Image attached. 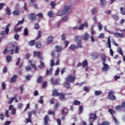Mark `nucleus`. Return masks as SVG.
Wrapping results in <instances>:
<instances>
[{"instance_id": "obj_1", "label": "nucleus", "mask_w": 125, "mask_h": 125, "mask_svg": "<svg viewBox=\"0 0 125 125\" xmlns=\"http://www.w3.org/2000/svg\"><path fill=\"white\" fill-rule=\"evenodd\" d=\"M33 56H34V57H37V56H38L40 60V65H38V68H39V69H43L45 66L44 65V62H42L43 61V57L42 55V53H41V52H37L36 51H34L33 52Z\"/></svg>"}, {"instance_id": "obj_43", "label": "nucleus", "mask_w": 125, "mask_h": 125, "mask_svg": "<svg viewBox=\"0 0 125 125\" xmlns=\"http://www.w3.org/2000/svg\"><path fill=\"white\" fill-rule=\"evenodd\" d=\"M110 123L108 121H104L101 124H98V125H109Z\"/></svg>"}, {"instance_id": "obj_58", "label": "nucleus", "mask_w": 125, "mask_h": 125, "mask_svg": "<svg viewBox=\"0 0 125 125\" xmlns=\"http://www.w3.org/2000/svg\"><path fill=\"white\" fill-rule=\"evenodd\" d=\"M20 31H22V27H18V28L15 29V32L16 33L20 32Z\"/></svg>"}, {"instance_id": "obj_61", "label": "nucleus", "mask_w": 125, "mask_h": 125, "mask_svg": "<svg viewBox=\"0 0 125 125\" xmlns=\"http://www.w3.org/2000/svg\"><path fill=\"white\" fill-rule=\"evenodd\" d=\"M62 41H65L66 40V34L63 33L62 36Z\"/></svg>"}, {"instance_id": "obj_37", "label": "nucleus", "mask_w": 125, "mask_h": 125, "mask_svg": "<svg viewBox=\"0 0 125 125\" xmlns=\"http://www.w3.org/2000/svg\"><path fill=\"white\" fill-rule=\"evenodd\" d=\"M91 13L92 14H96V13H97V9L95 7L93 8L91 10Z\"/></svg>"}, {"instance_id": "obj_48", "label": "nucleus", "mask_w": 125, "mask_h": 125, "mask_svg": "<svg viewBox=\"0 0 125 125\" xmlns=\"http://www.w3.org/2000/svg\"><path fill=\"white\" fill-rule=\"evenodd\" d=\"M80 104H81V102L78 100H75L74 102H73L74 105H80Z\"/></svg>"}, {"instance_id": "obj_24", "label": "nucleus", "mask_w": 125, "mask_h": 125, "mask_svg": "<svg viewBox=\"0 0 125 125\" xmlns=\"http://www.w3.org/2000/svg\"><path fill=\"white\" fill-rule=\"evenodd\" d=\"M35 46L37 48H41L42 46V42H41V41L35 42Z\"/></svg>"}, {"instance_id": "obj_17", "label": "nucleus", "mask_w": 125, "mask_h": 125, "mask_svg": "<svg viewBox=\"0 0 125 125\" xmlns=\"http://www.w3.org/2000/svg\"><path fill=\"white\" fill-rule=\"evenodd\" d=\"M58 96L59 97V99H60V100H65V99H66V98H65V94L64 93H63V92L59 93V96Z\"/></svg>"}, {"instance_id": "obj_53", "label": "nucleus", "mask_w": 125, "mask_h": 125, "mask_svg": "<svg viewBox=\"0 0 125 125\" xmlns=\"http://www.w3.org/2000/svg\"><path fill=\"white\" fill-rule=\"evenodd\" d=\"M124 9H125L122 7L120 8L121 13L122 15H125V10L124 11Z\"/></svg>"}, {"instance_id": "obj_28", "label": "nucleus", "mask_w": 125, "mask_h": 125, "mask_svg": "<svg viewBox=\"0 0 125 125\" xmlns=\"http://www.w3.org/2000/svg\"><path fill=\"white\" fill-rule=\"evenodd\" d=\"M55 47L56 49L55 50V51H56V52L59 53V52H60L62 50V48L61 47V46H60L59 45H56Z\"/></svg>"}, {"instance_id": "obj_21", "label": "nucleus", "mask_w": 125, "mask_h": 125, "mask_svg": "<svg viewBox=\"0 0 125 125\" xmlns=\"http://www.w3.org/2000/svg\"><path fill=\"white\" fill-rule=\"evenodd\" d=\"M18 76L16 75H13V76L11 78L10 83H15L17 80Z\"/></svg>"}, {"instance_id": "obj_5", "label": "nucleus", "mask_w": 125, "mask_h": 125, "mask_svg": "<svg viewBox=\"0 0 125 125\" xmlns=\"http://www.w3.org/2000/svg\"><path fill=\"white\" fill-rule=\"evenodd\" d=\"M75 41L77 43L78 47L82 48V47H83V45H82V37L76 36L75 37Z\"/></svg>"}, {"instance_id": "obj_16", "label": "nucleus", "mask_w": 125, "mask_h": 125, "mask_svg": "<svg viewBox=\"0 0 125 125\" xmlns=\"http://www.w3.org/2000/svg\"><path fill=\"white\" fill-rule=\"evenodd\" d=\"M28 63H29L31 68H33L36 71L38 70V68H37V66H36V63H33V60H29L28 61Z\"/></svg>"}, {"instance_id": "obj_32", "label": "nucleus", "mask_w": 125, "mask_h": 125, "mask_svg": "<svg viewBox=\"0 0 125 125\" xmlns=\"http://www.w3.org/2000/svg\"><path fill=\"white\" fill-rule=\"evenodd\" d=\"M5 11L7 15H11V10H10V9H9L8 7H7L6 8Z\"/></svg>"}, {"instance_id": "obj_47", "label": "nucleus", "mask_w": 125, "mask_h": 125, "mask_svg": "<svg viewBox=\"0 0 125 125\" xmlns=\"http://www.w3.org/2000/svg\"><path fill=\"white\" fill-rule=\"evenodd\" d=\"M48 16L50 18L53 17V12L52 11H49L48 13Z\"/></svg>"}, {"instance_id": "obj_10", "label": "nucleus", "mask_w": 125, "mask_h": 125, "mask_svg": "<svg viewBox=\"0 0 125 125\" xmlns=\"http://www.w3.org/2000/svg\"><path fill=\"white\" fill-rule=\"evenodd\" d=\"M54 42V37L50 36L48 37V40L46 42V44H50L52 42Z\"/></svg>"}, {"instance_id": "obj_36", "label": "nucleus", "mask_w": 125, "mask_h": 125, "mask_svg": "<svg viewBox=\"0 0 125 125\" xmlns=\"http://www.w3.org/2000/svg\"><path fill=\"white\" fill-rule=\"evenodd\" d=\"M100 2L101 6H105V4H106V1L105 0H100Z\"/></svg>"}, {"instance_id": "obj_60", "label": "nucleus", "mask_w": 125, "mask_h": 125, "mask_svg": "<svg viewBox=\"0 0 125 125\" xmlns=\"http://www.w3.org/2000/svg\"><path fill=\"white\" fill-rule=\"evenodd\" d=\"M34 3H36V0H30V5H33Z\"/></svg>"}, {"instance_id": "obj_13", "label": "nucleus", "mask_w": 125, "mask_h": 125, "mask_svg": "<svg viewBox=\"0 0 125 125\" xmlns=\"http://www.w3.org/2000/svg\"><path fill=\"white\" fill-rule=\"evenodd\" d=\"M51 55L53 58H59L60 56L59 53L54 51H52Z\"/></svg>"}, {"instance_id": "obj_19", "label": "nucleus", "mask_w": 125, "mask_h": 125, "mask_svg": "<svg viewBox=\"0 0 125 125\" xmlns=\"http://www.w3.org/2000/svg\"><path fill=\"white\" fill-rule=\"evenodd\" d=\"M48 121H49V116L46 115L44 118V125H48Z\"/></svg>"}, {"instance_id": "obj_39", "label": "nucleus", "mask_w": 125, "mask_h": 125, "mask_svg": "<svg viewBox=\"0 0 125 125\" xmlns=\"http://www.w3.org/2000/svg\"><path fill=\"white\" fill-rule=\"evenodd\" d=\"M37 82H38L39 83H42V76H39V77L38 78Z\"/></svg>"}, {"instance_id": "obj_38", "label": "nucleus", "mask_w": 125, "mask_h": 125, "mask_svg": "<svg viewBox=\"0 0 125 125\" xmlns=\"http://www.w3.org/2000/svg\"><path fill=\"white\" fill-rule=\"evenodd\" d=\"M123 108V106H122V105H117L115 107V109L117 111H122V108Z\"/></svg>"}, {"instance_id": "obj_22", "label": "nucleus", "mask_w": 125, "mask_h": 125, "mask_svg": "<svg viewBox=\"0 0 125 125\" xmlns=\"http://www.w3.org/2000/svg\"><path fill=\"white\" fill-rule=\"evenodd\" d=\"M83 38L84 41L86 42V41H88V39H89V35L87 34V33H85L83 35Z\"/></svg>"}, {"instance_id": "obj_46", "label": "nucleus", "mask_w": 125, "mask_h": 125, "mask_svg": "<svg viewBox=\"0 0 125 125\" xmlns=\"http://www.w3.org/2000/svg\"><path fill=\"white\" fill-rule=\"evenodd\" d=\"M60 79H56L55 82H54V84L58 85L59 84H60Z\"/></svg>"}, {"instance_id": "obj_54", "label": "nucleus", "mask_w": 125, "mask_h": 125, "mask_svg": "<svg viewBox=\"0 0 125 125\" xmlns=\"http://www.w3.org/2000/svg\"><path fill=\"white\" fill-rule=\"evenodd\" d=\"M23 23H24V20L22 19L21 21H20L18 22V23L16 24V26H19V25H21Z\"/></svg>"}, {"instance_id": "obj_31", "label": "nucleus", "mask_w": 125, "mask_h": 125, "mask_svg": "<svg viewBox=\"0 0 125 125\" xmlns=\"http://www.w3.org/2000/svg\"><path fill=\"white\" fill-rule=\"evenodd\" d=\"M87 66H88V62H87V61L84 60L82 62V66L83 68H84V67H87Z\"/></svg>"}, {"instance_id": "obj_23", "label": "nucleus", "mask_w": 125, "mask_h": 125, "mask_svg": "<svg viewBox=\"0 0 125 125\" xmlns=\"http://www.w3.org/2000/svg\"><path fill=\"white\" fill-rule=\"evenodd\" d=\"M6 61L7 63H10L12 61V57L10 55H7L6 56Z\"/></svg>"}, {"instance_id": "obj_42", "label": "nucleus", "mask_w": 125, "mask_h": 125, "mask_svg": "<svg viewBox=\"0 0 125 125\" xmlns=\"http://www.w3.org/2000/svg\"><path fill=\"white\" fill-rule=\"evenodd\" d=\"M70 85V83L69 82L66 83L64 84L65 87H66V88H68V89H69V88H71V86Z\"/></svg>"}, {"instance_id": "obj_25", "label": "nucleus", "mask_w": 125, "mask_h": 125, "mask_svg": "<svg viewBox=\"0 0 125 125\" xmlns=\"http://www.w3.org/2000/svg\"><path fill=\"white\" fill-rule=\"evenodd\" d=\"M92 58L93 59V60H95L99 57V55H98V53H94L92 55Z\"/></svg>"}, {"instance_id": "obj_8", "label": "nucleus", "mask_w": 125, "mask_h": 125, "mask_svg": "<svg viewBox=\"0 0 125 125\" xmlns=\"http://www.w3.org/2000/svg\"><path fill=\"white\" fill-rule=\"evenodd\" d=\"M96 120H97V115H96V113H90L89 117V121L92 123Z\"/></svg>"}, {"instance_id": "obj_64", "label": "nucleus", "mask_w": 125, "mask_h": 125, "mask_svg": "<svg viewBox=\"0 0 125 125\" xmlns=\"http://www.w3.org/2000/svg\"><path fill=\"white\" fill-rule=\"evenodd\" d=\"M50 5L52 7V8H54V7H55V2L51 1L50 2Z\"/></svg>"}, {"instance_id": "obj_9", "label": "nucleus", "mask_w": 125, "mask_h": 125, "mask_svg": "<svg viewBox=\"0 0 125 125\" xmlns=\"http://www.w3.org/2000/svg\"><path fill=\"white\" fill-rule=\"evenodd\" d=\"M105 62H103V67L101 69L103 72H107L109 70V65L106 63H105Z\"/></svg>"}, {"instance_id": "obj_63", "label": "nucleus", "mask_w": 125, "mask_h": 125, "mask_svg": "<svg viewBox=\"0 0 125 125\" xmlns=\"http://www.w3.org/2000/svg\"><path fill=\"white\" fill-rule=\"evenodd\" d=\"M98 29L100 30V31H101L102 30L103 26H102V24H101V23H98Z\"/></svg>"}, {"instance_id": "obj_62", "label": "nucleus", "mask_w": 125, "mask_h": 125, "mask_svg": "<svg viewBox=\"0 0 125 125\" xmlns=\"http://www.w3.org/2000/svg\"><path fill=\"white\" fill-rule=\"evenodd\" d=\"M24 36H27L28 35V28H25L24 30Z\"/></svg>"}, {"instance_id": "obj_34", "label": "nucleus", "mask_w": 125, "mask_h": 125, "mask_svg": "<svg viewBox=\"0 0 125 125\" xmlns=\"http://www.w3.org/2000/svg\"><path fill=\"white\" fill-rule=\"evenodd\" d=\"M60 106V104L59 103H57V104H55V105L54 106V111L56 112V111H57V108Z\"/></svg>"}, {"instance_id": "obj_11", "label": "nucleus", "mask_w": 125, "mask_h": 125, "mask_svg": "<svg viewBox=\"0 0 125 125\" xmlns=\"http://www.w3.org/2000/svg\"><path fill=\"white\" fill-rule=\"evenodd\" d=\"M114 93L115 92L113 91H110V100L111 101H114L116 99V96H115Z\"/></svg>"}, {"instance_id": "obj_56", "label": "nucleus", "mask_w": 125, "mask_h": 125, "mask_svg": "<svg viewBox=\"0 0 125 125\" xmlns=\"http://www.w3.org/2000/svg\"><path fill=\"white\" fill-rule=\"evenodd\" d=\"M55 64H54V59H51L50 61V66L51 67H53Z\"/></svg>"}, {"instance_id": "obj_52", "label": "nucleus", "mask_w": 125, "mask_h": 125, "mask_svg": "<svg viewBox=\"0 0 125 125\" xmlns=\"http://www.w3.org/2000/svg\"><path fill=\"white\" fill-rule=\"evenodd\" d=\"M48 115H53V116H55V111L49 110L48 111Z\"/></svg>"}, {"instance_id": "obj_20", "label": "nucleus", "mask_w": 125, "mask_h": 125, "mask_svg": "<svg viewBox=\"0 0 125 125\" xmlns=\"http://www.w3.org/2000/svg\"><path fill=\"white\" fill-rule=\"evenodd\" d=\"M117 52H119L120 55H122V56H123V60L124 62H125V56H124V52H123V51H122V48H121V47L118 48L117 50Z\"/></svg>"}, {"instance_id": "obj_12", "label": "nucleus", "mask_w": 125, "mask_h": 125, "mask_svg": "<svg viewBox=\"0 0 125 125\" xmlns=\"http://www.w3.org/2000/svg\"><path fill=\"white\" fill-rule=\"evenodd\" d=\"M114 36L116 37L117 39L120 38V39H123L124 37H125V34L122 33H114L113 34Z\"/></svg>"}, {"instance_id": "obj_15", "label": "nucleus", "mask_w": 125, "mask_h": 125, "mask_svg": "<svg viewBox=\"0 0 125 125\" xmlns=\"http://www.w3.org/2000/svg\"><path fill=\"white\" fill-rule=\"evenodd\" d=\"M85 27V28H87L88 27V24L87 22H85L84 23L82 24L80 26H78V30H83V27Z\"/></svg>"}, {"instance_id": "obj_3", "label": "nucleus", "mask_w": 125, "mask_h": 125, "mask_svg": "<svg viewBox=\"0 0 125 125\" xmlns=\"http://www.w3.org/2000/svg\"><path fill=\"white\" fill-rule=\"evenodd\" d=\"M9 27H10V24L8 23L7 25L5 26V30L1 31L0 34V36H2L0 37V42H1L2 39H4V37H5V34H6V35L9 34Z\"/></svg>"}, {"instance_id": "obj_35", "label": "nucleus", "mask_w": 125, "mask_h": 125, "mask_svg": "<svg viewBox=\"0 0 125 125\" xmlns=\"http://www.w3.org/2000/svg\"><path fill=\"white\" fill-rule=\"evenodd\" d=\"M52 71H53V69L52 68H50L49 70H48V69H47L46 71V75H47V76H49V73L51 74H52Z\"/></svg>"}, {"instance_id": "obj_2", "label": "nucleus", "mask_w": 125, "mask_h": 125, "mask_svg": "<svg viewBox=\"0 0 125 125\" xmlns=\"http://www.w3.org/2000/svg\"><path fill=\"white\" fill-rule=\"evenodd\" d=\"M72 7L71 6H65L62 11H60L58 13V16H61L62 15H63V14H66L68 15V14H70L71 12H72Z\"/></svg>"}, {"instance_id": "obj_41", "label": "nucleus", "mask_w": 125, "mask_h": 125, "mask_svg": "<svg viewBox=\"0 0 125 125\" xmlns=\"http://www.w3.org/2000/svg\"><path fill=\"white\" fill-rule=\"evenodd\" d=\"M1 87L3 90H5L6 89V84L4 82H2L1 83Z\"/></svg>"}, {"instance_id": "obj_50", "label": "nucleus", "mask_w": 125, "mask_h": 125, "mask_svg": "<svg viewBox=\"0 0 125 125\" xmlns=\"http://www.w3.org/2000/svg\"><path fill=\"white\" fill-rule=\"evenodd\" d=\"M25 70L26 72H29V71H31V70H32V68L31 66H30V65H27L25 66Z\"/></svg>"}, {"instance_id": "obj_27", "label": "nucleus", "mask_w": 125, "mask_h": 125, "mask_svg": "<svg viewBox=\"0 0 125 125\" xmlns=\"http://www.w3.org/2000/svg\"><path fill=\"white\" fill-rule=\"evenodd\" d=\"M106 58H107V56L104 54H102L101 55V59L103 63L104 62H106Z\"/></svg>"}, {"instance_id": "obj_18", "label": "nucleus", "mask_w": 125, "mask_h": 125, "mask_svg": "<svg viewBox=\"0 0 125 125\" xmlns=\"http://www.w3.org/2000/svg\"><path fill=\"white\" fill-rule=\"evenodd\" d=\"M12 14L14 15V16H18L21 14V11L20 9L15 10L12 12Z\"/></svg>"}, {"instance_id": "obj_51", "label": "nucleus", "mask_w": 125, "mask_h": 125, "mask_svg": "<svg viewBox=\"0 0 125 125\" xmlns=\"http://www.w3.org/2000/svg\"><path fill=\"white\" fill-rule=\"evenodd\" d=\"M69 43H70L69 41H64V42H63V44H64L65 47H67V46H68V45H69Z\"/></svg>"}, {"instance_id": "obj_30", "label": "nucleus", "mask_w": 125, "mask_h": 125, "mask_svg": "<svg viewBox=\"0 0 125 125\" xmlns=\"http://www.w3.org/2000/svg\"><path fill=\"white\" fill-rule=\"evenodd\" d=\"M17 97V95H14V97L11 98L8 102V104H12L15 99H16Z\"/></svg>"}, {"instance_id": "obj_29", "label": "nucleus", "mask_w": 125, "mask_h": 125, "mask_svg": "<svg viewBox=\"0 0 125 125\" xmlns=\"http://www.w3.org/2000/svg\"><path fill=\"white\" fill-rule=\"evenodd\" d=\"M28 44L29 45H30V46H33L35 45V44H36V40H31L29 42Z\"/></svg>"}, {"instance_id": "obj_26", "label": "nucleus", "mask_w": 125, "mask_h": 125, "mask_svg": "<svg viewBox=\"0 0 125 125\" xmlns=\"http://www.w3.org/2000/svg\"><path fill=\"white\" fill-rule=\"evenodd\" d=\"M59 93L58 92V90L56 89H54L52 92V96H58L59 95Z\"/></svg>"}, {"instance_id": "obj_44", "label": "nucleus", "mask_w": 125, "mask_h": 125, "mask_svg": "<svg viewBox=\"0 0 125 125\" xmlns=\"http://www.w3.org/2000/svg\"><path fill=\"white\" fill-rule=\"evenodd\" d=\"M101 94H102V91H95V95L97 96L98 95H100Z\"/></svg>"}, {"instance_id": "obj_57", "label": "nucleus", "mask_w": 125, "mask_h": 125, "mask_svg": "<svg viewBox=\"0 0 125 125\" xmlns=\"http://www.w3.org/2000/svg\"><path fill=\"white\" fill-rule=\"evenodd\" d=\"M34 28L35 30H39V29H40V25H39V23H36L34 25Z\"/></svg>"}, {"instance_id": "obj_4", "label": "nucleus", "mask_w": 125, "mask_h": 125, "mask_svg": "<svg viewBox=\"0 0 125 125\" xmlns=\"http://www.w3.org/2000/svg\"><path fill=\"white\" fill-rule=\"evenodd\" d=\"M65 81L66 82L71 83H75V81H76V76L73 75L72 74H70L66 77Z\"/></svg>"}, {"instance_id": "obj_40", "label": "nucleus", "mask_w": 125, "mask_h": 125, "mask_svg": "<svg viewBox=\"0 0 125 125\" xmlns=\"http://www.w3.org/2000/svg\"><path fill=\"white\" fill-rule=\"evenodd\" d=\"M83 105H81L79 106V114L81 115L83 113Z\"/></svg>"}, {"instance_id": "obj_49", "label": "nucleus", "mask_w": 125, "mask_h": 125, "mask_svg": "<svg viewBox=\"0 0 125 125\" xmlns=\"http://www.w3.org/2000/svg\"><path fill=\"white\" fill-rule=\"evenodd\" d=\"M9 113V111L8 110H6L5 111V117L6 118H9V115H8V114Z\"/></svg>"}, {"instance_id": "obj_7", "label": "nucleus", "mask_w": 125, "mask_h": 125, "mask_svg": "<svg viewBox=\"0 0 125 125\" xmlns=\"http://www.w3.org/2000/svg\"><path fill=\"white\" fill-rule=\"evenodd\" d=\"M28 118H26L24 121L25 124H27L28 123H32V112L29 111L27 113Z\"/></svg>"}, {"instance_id": "obj_14", "label": "nucleus", "mask_w": 125, "mask_h": 125, "mask_svg": "<svg viewBox=\"0 0 125 125\" xmlns=\"http://www.w3.org/2000/svg\"><path fill=\"white\" fill-rule=\"evenodd\" d=\"M28 18L29 19L31 20V21H34V20H35V19L37 18V15H36V14L35 13L29 14L28 16Z\"/></svg>"}, {"instance_id": "obj_55", "label": "nucleus", "mask_w": 125, "mask_h": 125, "mask_svg": "<svg viewBox=\"0 0 125 125\" xmlns=\"http://www.w3.org/2000/svg\"><path fill=\"white\" fill-rule=\"evenodd\" d=\"M94 28V26H92L91 28V34L92 36H94V34H95V31L93 30Z\"/></svg>"}, {"instance_id": "obj_33", "label": "nucleus", "mask_w": 125, "mask_h": 125, "mask_svg": "<svg viewBox=\"0 0 125 125\" xmlns=\"http://www.w3.org/2000/svg\"><path fill=\"white\" fill-rule=\"evenodd\" d=\"M42 38V31L39 30L38 31V36L35 38V40H39V39H41Z\"/></svg>"}, {"instance_id": "obj_59", "label": "nucleus", "mask_w": 125, "mask_h": 125, "mask_svg": "<svg viewBox=\"0 0 125 125\" xmlns=\"http://www.w3.org/2000/svg\"><path fill=\"white\" fill-rule=\"evenodd\" d=\"M65 110H67V108H64L62 110V114H65V115L68 114V110L65 111Z\"/></svg>"}, {"instance_id": "obj_45", "label": "nucleus", "mask_w": 125, "mask_h": 125, "mask_svg": "<svg viewBox=\"0 0 125 125\" xmlns=\"http://www.w3.org/2000/svg\"><path fill=\"white\" fill-rule=\"evenodd\" d=\"M77 48V46L76 45L72 44L69 46V49L73 50V49H76Z\"/></svg>"}, {"instance_id": "obj_6", "label": "nucleus", "mask_w": 125, "mask_h": 125, "mask_svg": "<svg viewBox=\"0 0 125 125\" xmlns=\"http://www.w3.org/2000/svg\"><path fill=\"white\" fill-rule=\"evenodd\" d=\"M110 113L112 115V118L115 122V125H120V123L119 122V121H118V119L117 118H116L115 116L113 115L116 114V111H115V110H114L112 109H110Z\"/></svg>"}]
</instances>
